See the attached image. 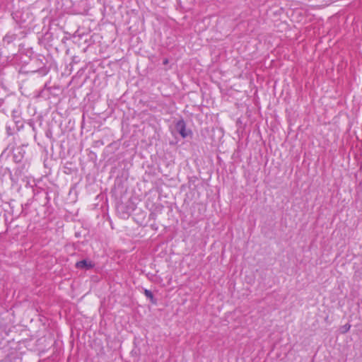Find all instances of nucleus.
<instances>
[{
	"label": "nucleus",
	"instance_id": "f257e3e1",
	"mask_svg": "<svg viewBox=\"0 0 362 362\" xmlns=\"http://www.w3.org/2000/svg\"><path fill=\"white\" fill-rule=\"evenodd\" d=\"M175 128L183 139L187 137L189 133H191L190 130H187L185 122L182 119L176 122Z\"/></svg>",
	"mask_w": 362,
	"mask_h": 362
},
{
	"label": "nucleus",
	"instance_id": "f03ea898",
	"mask_svg": "<svg viewBox=\"0 0 362 362\" xmlns=\"http://www.w3.org/2000/svg\"><path fill=\"white\" fill-rule=\"evenodd\" d=\"M95 264L90 260L83 259L76 263V267L78 269H85L86 270L90 269L94 267Z\"/></svg>",
	"mask_w": 362,
	"mask_h": 362
},
{
	"label": "nucleus",
	"instance_id": "7ed1b4c3",
	"mask_svg": "<svg viewBox=\"0 0 362 362\" xmlns=\"http://www.w3.org/2000/svg\"><path fill=\"white\" fill-rule=\"evenodd\" d=\"M144 293L146 298L150 299V300L152 303H153V304L156 303V300L155 299L152 292L150 290L144 289Z\"/></svg>",
	"mask_w": 362,
	"mask_h": 362
},
{
	"label": "nucleus",
	"instance_id": "20e7f679",
	"mask_svg": "<svg viewBox=\"0 0 362 362\" xmlns=\"http://www.w3.org/2000/svg\"><path fill=\"white\" fill-rule=\"evenodd\" d=\"M351 325L347 323L340 327V332L341 334H345L349 331Z\"/></svg>",
	"mask_w": 362,
	"mask_h": 362
},
{
	"label": "nucleus",
	"instance_id": "39448f33",
	"mask_svg": "<svg viewBox=\"0 0 362 362\" xmlns=\"http://www.w3.org/2000/svg\"><path fill=\"white\" fill-rule=\"evenodd\" d=\"M168 63H169V60H168V59L165 58V59H163V64L164 65H166V64H168Z\"/></svg>",
	"mask_w": 362,
	"mask_h": 362
}]
</instances>
